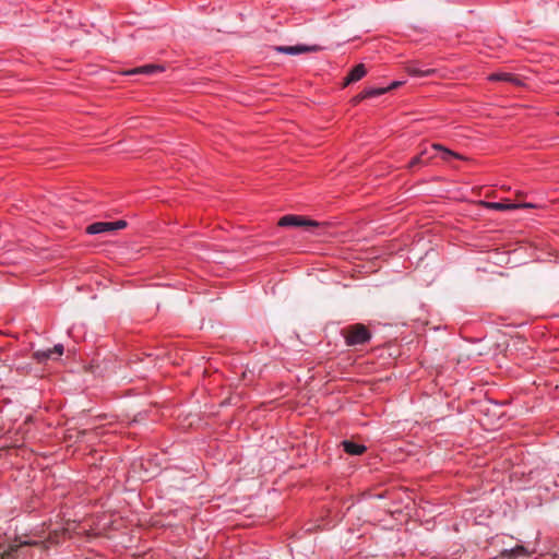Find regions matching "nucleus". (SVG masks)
<instances>
[{"instance_id": "nucleus-1", "label": "nucleus", "mask_w": 559, "mask_h": 559, "mask_svg": "<svg viewBox=\"0 0 559 559\" xmlns=\"http://www.w3.org/2000/svg\"><path fill=\"white\" fill-rule=\"evenodd\" d=\"M343 335L346 340V344L348 346H356L367 343L371 335L368 329L361 324L356 323L353 325H349L348 328L343 330Z\"/></svg>"}, {"instance_id": "nucleus-12", "label": "nucleus", "mask_w": 559, "mask_h": 559, "mask_svg": "<svg viewBox=\"0 0 559 559\" xmlns=\"http://www.w3.org/2000/svg\"><path fill=\"white\" fill-rule=\"evenodd\" d=\"M70 534L69 527H62L61 530L52 531L48 536V542L50 544H59L62 538Z\"/></svg>"}, {"instance_id": "nucleus-8", "label": "nucleus", "mask_w": 559, "mask_h": 559, "mask_svg": "<svg viewBox=\"0 0 559 559\" xmlns=\"http://www.w3.org/2000/svg\"><path fill=\"white\" fill-rule=\"evenodd\" d=\"M342 445L344 451L350 455H361L367 450V448L364 444H358L350 440H344L342 442Z\"/></svg>"}, {"instance_id": "nucleus-10", "label": "nucleus", "mask_w": 559, "mask_h": 559, "mask_svg": "<svg viewBox=\"0 0 559 559\" xmlns=\"http://www.w3.org/2000/svg\"><path fill=\"white\" fill-rule=\"evenodd\" d=\"M489 80L490 81H504V82H510L514 85H521L522 82L521 80L511 74V73H507V72H501V73H492L490 76H489Z\"/></svg>"}, {"instance_id": "nucleus-6", "label": "nucleus", "mask_w": 559, "mask_h": 559, "mask_svg": "<svg viewBox=\"0 0 559 559\" xmlns=\"http://www.w3.org/2000/svg\"><path fill=\"white\" fill-rule=\"evenodd\" d=\"M38 543L34 540H24L20 543H13L9 545L5 549L0 552L1 559H14V554L19 550V548L23 546H36Z\"/></svg>"}, {"instance_id": "nucleus-23", "label": "nucleus", "mask_w": 559, "mask_h": 559, "mask_svg": "<svg viewBox=\"0 0 559 559\" xmlns=\"http://www.w3.org/2000/svg\"><path fill=\"white\" fill-rule=\"evenodd\" d=\"M558 115H559V111H558Z\"/></svg>"}, {"instance_id": "nucleus-16", "label": "nucleus", "mask_w": 559, "mask_h": 559, "mask_svg": "<svg viewBox=\"0 0 559 559\" xmlns=\"http://www.w3.org/2000/svg\"><path fill=\"white\" fill-rule=\"evenodd\" d=\"M386 92V88L379 87V88H369L364 91V96L367 98L380 96Z\"/></svg>"}, {"instance_id": "nucleus-7", "label": "nucleus", "mask_w": 559, "mask_h": 559, "mask_svg": "<svg viewBox=\"0 0 559 559\" xmlns=\"http://www.w3.org/2000/svg\"><path fill=\"white\" fill-rule=\"evenodd\" d=\"M367 73L366 67L362 63L357 64L345 78L343 85L347 86L362 79Z\"/></svg>"}, {"instance_id": "nucleus-19", "label": "nucleus", "mask_w": 559, "mask_h": 559, "mask_svg": "<svg viewBox=\"0 0 559 559\" xmlns=\"http://www.w3.org/2000/svg\"><path fill=\"white\" fill-rule=\"evenodd\" d=\"M536 207L533 203H516V209H534Z\"/></svg>"}, {"instance_id": "nucleus-22", "label": "nucleus", "mask_w": 559, "mask_h": 559, "mask_svg": "<svg viewBox=\"0 0 559 559\" xmlns=\"http://www.w3.org/2000/svg\"><path fill=\"white\" fill-rule=\"evenodd\" d=\"M523 195H524L523 192H521V191L516 192V198H522Z\"/></svg>"}, {"instance_id": "nucleus-13", "label": "nucleus", "mask_w": 559, "mask_h": 559, "mask_svg": "<svg viewBox=\"0 0 559 559\" xmlns=\"http://www.w3.org/2000/svg\"><path fill=\"white\" fill-rule=\"evenodd\" d=\"M484 205L487 209L496 211L515 210L516 203H503V202H485Z\"/></svg>"}, {"instance_id": "nucleus-2", "label": "nucleus", "mask_w": 559, "mask_h": 559, "mask_svg": "<svg viewBox=\"0 0 559 559\" xmlns=\"http://www.w3.org/2000/svg\"><path fill=\"white\" fill-rule=\"evenodd\" d=\"M320 223L317 221L308 219L299 215H285L278 221V226L282 227H305L314 228L319 227Z\"/></svg>"}, {"instance_id": "nucleus-21", "label": "nucleus", "mask_w": 559, "mask_h": 559, "mask_svg": "<svg viewBox=\"0 0 559 559\" xmlns=\"http://www.w3.org/2000/svg\"><path fill=\"white\" fill-rule=\"evenodd\" d=\"M400 84H401L400 82H394L391 86L386 87V91L392 90V88L399 86Z\"/></svg>"}, {"instance_id": "nucleus-9", "label": "nucleus", "mask_w": 559, "mask_h": 559, "mask_svg": "<svg viewBox=\"0 0 559 559\" xmlns=\"http://www.w3.org/2000/svg\"><path fill=\"white\" fill-rule=\"evenodd\" d=\"M528 552L525 549V547H523L521 545H518V546H515L514 548H511V549H503L500 552V557L501 558H507V559H515L518 557L526 556Z\"/></svg>"}, {"instance_id": "nucleus-3", "label": "nucleus", "mask_w": 559, "mask_h": 559, "mask_svg": "<svg viewBox=\"0 0 559 559\" xmlns=\"http://www.w3.org/2000/svg\"><path fill=\"white\" fill-rule=\"evenodd\" d=\"M126 226L127 222L122 219L117 222H96L87 226L86 231L87 234L96 235L123 229Z\"/></svg>"}, {"instance_id": "nucleus-18", "label": "nucleus", "mask_w": 559, "mask_h": 559, "mask_svg": "<svg viewBox=\"0 0 559 559\" xmlns=\"http://www.w3.org/2000/svg\"><path fill=\"white\" fill-rule=\"evenodd\" d=\"M367 97L364 96V92H361L360 94H358L357 96H355L352 102L354 105H357L358 103H360L362 99H366Z\"/></svg>"}, {"instance_id": "nucleus-15", "label": "nucleus", "mask_w": 559, "mask_h": 559, "mask_svg": "<svg viewBox=\"0 0 559 559\" xmlns=\"http://www.w3.org/2000/svg\"><path fill=\"white\" fill-rule=\"evenodd\" d=\"M407 72L408 74L413 75V76H430L435 73V70L433 69H427V70H421L417 67H408L407 68Z\"/></svg>"}, {"instance_id": "nucleus-20", "label": "nucleus", "mask_w": 559, "mask_h": 559, "mask_svg": "<svg viewBox=\"0 0 559 559\" xmlns=\"http://www.w3.org/2000/svg\"><path fill=\"white\" fill-rule=\"evenodd\" d=\"M419 155H420L424 159H426V162H427V163L432 158V156H430V155H429V152H428V150H427V148L423 150V151L419 153Z\"/></svg>"}, {"instance_id": "nucleus-14", "label": "nucleus", "mask_w": 559, "mask_h": 559, "mask_svg": "<svg viewBox=\"0 0 559 559\" xmlns=\"http://www.w3.org/2000/svg\"><path fill=\"white\" fill-rule=\"evenodd\" d=\"M159 70H162V68H159L158 66L150 64V66H143V67L134 68V69L128 71L127 74H139V73L152 74V73H154L156 71H159Z\"/></svg>"}, {"instance_id": "nucleus-4", "label": "nucleus", "mask_w": 559, "mask_h": 559, "mask_svg": "<svg viewBox=\"0 0 559 559\" xmlns=\"http://www.w3.org/2000/svg\"><path fill=\"white\" fill-rule=\"evenodd\" d=\"M64 347L62 344H57L52 348H48L45 350H36L33 353L34 359L41 364L49 359H57L63 354Z\"/></svg>"}, {"instance_id": "nucleus-5", "label": "nucleus", "mask_w": 559, "mask_h": 559, "mask_svg": "<svg viewBox=\"0 0 559 559\" xmlns=\"http://www.w3.org/2000/svg\"><path fill=\"white\" fill-rule=\"evenodd\" d=\"M321 49L320 46L312 45H296V46H275L274 50L282 53L287 55H299V53H306V52H316Z\"/></svg>"}, {"instance_id": "nucleus-17", "label": "nucleus", "mask_w": 559, "mask_h": 559, "mask_svg": "<svg viewBox=\"0 0 559 559\" xmlns=\"http://www.w3.org/2000/svg\"><path fill=\"white\" fill-rule=\"evenodd\" d=\"M418 165H427L426 159H424L419 154L409 162L408 167L414 168Z\"/></svg>"}, {"instance_id": "nucleus-11", "label": "nucleus", "mask_w": 559, "mask_h": 559, "mask_svg": "<svg viewBox=\"0 0 559 559\" xmlns=\"http://www.w3.org/2000/svg\"><path fill=\"white\" fill-rule=\"evenodd\" d=\"M431 147L436 151H439L442 153L441 157L444 162H449L450 157H454V158H457V159H465L464 156L460 155L459 153H455L447 147H444L443 145L441 144H438V143H435L431 145Z\"/></svg>"}]
</instances>
